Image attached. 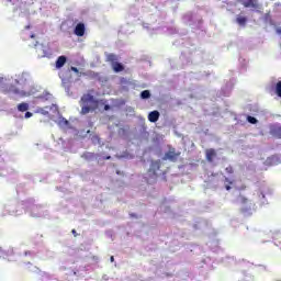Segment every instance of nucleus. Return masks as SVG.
<instances>
[{"label": "nucleus", "instance_id": "obj_1", "mask_svg": "<svg viewBox=\"0 0 281 281\" xmlns=\"http://www.w3.org/2000/svg\"><path fill=\"white\" fill-rule=\"evenodd\" d=\"M81 115H87L98 109V100L92 94L86 93L81 97Z\"/></svg>", "mask_w": 281, "mask_h": 281}, {"label": "nucleus", "instance_id": "obj_2", "mask_svg": "<svg viewBox=\"0 0 281 281\" xmlns=\"http://www.w3.org/2000/svg\"><path fill=\"white\" fill-rule=\"evenodd\" d=\"M160 168H161V161L159 160L151 161L150 167L147 171V183H153V181H157V177H159L157 172H159ZM150 179H153V181H150Z\"/></svg>", "mask_w": 281, "mask_h": 281}, {"label": "nucleus", "instance_id": "obj_3", "mask_svg": "<svg viewBox=\"0 0 281 281\" xmlns=\"http://www.w3.org/2000/svg\"><path fill=\"white\" fill-rule=\"evenodd\" d=\"M241 5H244V8H251L252 10H260L259 0H241Z\"/></svg>", "mask_w": 281, "mask_h": 281}, {"label": "nucleus", "instance_id": "obj_4", "mask_svg": "<svg viewBox=\"0 0 281 281\" xmlns=\"http://www.w3.org/2000/svg\"><path fill=\"white\" fill-rule=\"evenodd\" d=\"M270 135L277 139H281V124L276 123L270 125Z\"/></svg>", "mask_w": 281, "mask_h": 281}, {"label": "nucleus", "instance_id": "obj_5", "mask_svg": "<svg viewBox=\"0 0 281 281\" xmlns=\"http://www.w3.org/2000/svg\"><path fill=\"white\" fill-rule=\"evenodd\" d=\"M179 157H181V151H177V150H175V148L169 149L165 154V158L169 159V161H177V159H179Z\"/></svg>", "mask_w": 281, "mask_h": 281}, {"label": "nucleus", "instance_id": "obj_6", "mask_svg": "<svg viewBox=\"0 0 281 281\" xmlns=\"http://www.w3.org/2000/svg\"><path fill=\"white\" fill-rule=\"evenodd\" d=\"M217 157L216 149L214 148H209L205 150V159L209 161V164L214 162V158Z\"/></svg>", "mask_w": 281, "mask_h": 281}, {"label": "nucleus", "instance_id": "obj_7", "mask_svg": "<svg viewBox=\"0 0 281 281\" xmlns=\"http://www.w3.org/2000/svg\"><path fill=\"white\" fill-rule=\"evenodd\" d=\"M66 64H67V57L65 55H61L55 61V67L56 69H63V67H65Z\"/></svg>", "mask_w": 281, "mask_h": 281}, {"label": "nucleus", "instance_id": "obj_8", "mask_svg": "<svg viewBox=\"0 0 281 281\" xmlns=\"http://www.w3.org/2000/svg\"><path fill=\"white\" fill-rule=\"evenodd\" d=\"M159 111L154 110L151 112H149L148 114V121L151 123L158 122L159 121Z\"/></svg>", "mask_w": 281, "mask_h": 281}, {"label": "nucleus", "instance_id": "obj_9", "mask_svg": "<svg viewBox=\"0 0 281 281\" xmlns=\"http://www.w3.org/2000/svg\"><path fill=\"white\" fill-rule=\"evenodd\" d=\"M76 36H85V23H78L75 27Z\"/></svg>", "mask_w": 281, "mask_h": 281}, {"label": "nucleus", "instance_id": "obj_10", "mask_svg": "<svg viewBox=\"0 0 281 281\" xmlns=\"http://www.w3.org/2000/svg\"><path fill=\"white\" fill-rule=\"evenodd\" d=\"M105 60L106 63H111V65H114L115 63H117V55L109 53L105 55Z\"/></svg>", "mask_w": 281, "mask_h": 281}, {"label": "nucleus", "instance_id": "obj_11", "mask_svg": "<svg viewBox=\"0 0 281 281\" xmlns=\"http://www.w3.org/2000/svg\"><path fill=\"white\" fill-rule=\"evenodd\" d=\"M81 158L85 159L86 161H93V159H95V154L91 151H85L81 155Z\"/></svg>", "mask_w": 281, "mask_h": 281}, {"label": "nucleus", "instance_id": "obj_12", "mask_svg": "<svg viewBox=\"0 0 281 281\" xmlns=\"http://www.w3.org/2000/svg\"><path fill=\"white\" fill-rule=\"evenodd\" d=\"M247 16L238 15L236 18V23L240 25V27H245L247 25Z\"/></svg>", "mask_w": 281, "mask_h": 281}, {"label": "nucleus", "instance_id": "obj_13", "mask_svg": "<svg viewBox=\"0 0 281 281\" xmlns=\"http://www.w3.org/2000/svg\"><path fill=\"white\" fill-rule=\"evenodd\" d=\"M18 111H20V113H25V111H30V104L25 102L18 104Z\"/></svg>", "mask_w": 281, "mask_h": 281}, {"label": "nucleus", "instance_id": "obj_14", "mask_svg": "<svg viewBox=\"0 0 281 281\" xmlns=\"http://www.w3.org/2000/svg\"><path fill=\"white\" fill-rule=\"evenodd\" d=\"M112 69L113 71H115V74H120V71L124 69V65L115 61L114 64H112Z\"/></svg>", "mask_w": 281, "mask_h": 281}, {"label": "nucleus", "instance_id": "obj_15", "mask_svg": "<svg viewBox=\"0 0 281 281\" xmlns=\"http://www.w3.org/2000/svg\"><path fill=\"white\" fill-rule=\"evenodd\" d=\"M224 188L225 190L229 191L232 190V186H234V181L233 180H229V178L227 177H224Z\"/></svg>", "mask_w": 281, "mask_h": 281}, {"label": "nucleus", "instance_id": "obj_16", "mask_svg": "<svg viewBox=\"0 0 281 281\" xmlns=\"http://www.w3.org/2000/svg\"><path fill=\"white\" fill-rule=\"evenodd\" d=\"M238 203H240L241 205H247L249 203V199H247L245 195H239Z\"/></svg>", "mask_w": 281, "mask_h": 281}, {"label": "nucleus", "instance_id": "obj_17", "mask_svg": "<svg viewBox=\"0 0 281 281\" xmlns=\"http://www.w3.org/2000/svg\"><path fill=\"white\" fill-rule=\"evenodd\" d=\"M142 100H148L150 98V90H144L140 92Z\"/></svg>", "mask_w": 281, "mask_h": 281}, {"label": "nucleus", "instance_id": "obj_18", "mask_svg": "<svg viewBox=\"0 0 281 281\" xmlns=\"http://www.w3.org/2000/svg\"><path fill=\"white\" fill-rule=\"evenodd\" d=\"M276 93L279 98H281V81H279L276 86Z\"/></svg>", "mask_w": 281, "mask_h": 281}, {"label": "nucleus", "instance_id": "obj_19", "mask_svg": "<svg viewBox=\"0 0 281 281\" xmlns=\"http://www.w3.org/2000/svg\"><path fill=\"white\" fill-rule=\"evenodd\" d=\"M247 122H249V124H258V119L254 116H247Z\"/></svg>", "mask_w": 281, "mask_h": 281}, {"label": "nucleus", "instance_id": "obj_20", "mask_svg": "<svg viewBox=\"0 0 281 281\" xmlns=\"http://www.w3.org/2000/svg\"><path fill=\"white\" fill-rule=\"evenodd\" d=\"M225 170H226L227 175H234V167L228 166L225 168Z\"/></svg>", "mask_w": 281, "mask_h": 281}, {"label": "nucleus", "instance_id": "obj_21", "mask_svg": "<svg viewBox=\"0 0 281 281\" xmlns=\"http://www.w3.org/2000/svg\"><path fill=\"white\" fill-rule=\"evenodd\" d=\"M91 139L94 144H100V136L93 135Z\"/></svg>", "mask_w": 281, "mask_h": 281}, {"label": "nucleus", "instance_id": "obj_22", "mask_svg": "<svg viewBox=\"0 0 281 281\" xmlns=\"http://www.w3.org/2000/svg\"><path fill=\"white\" fill-rule=\"evenodd\" d=\"M70 69H71V71H74L75 74H79V72H80V70H78V68H77V67H74V66H72Z\"/></svg>", "mask_w": 281, "mask_h": 281}, {"label": "nucleus", "instance_id": "obj_23", "mask_svg": "<svg viewBox=\"0 0 281 281\" xmlns=\"http://www.w3.org/2000/svg\"><path fill=\"white\" fill-rule=\"evenodd\" d=\"M32 115H33L32 112H26L25 115H24V117H25L26 120H29V117H32Z\"/></svg>", "mask_w": 281, "mask_h": 281}, {"label": "nucleus", "instance_id": "obj_24", "mask_svg": "<svg viewBox=\"0 0 281 281\" xmlns=\"http://www.w3.org/2000/svg\"><path fill=\"white\" fill-rule=\"evenodd\" d=\"M130 216H131L132 218H137V214H135V213H131Z\"/></svg>", "mask_w": 281, "mask_h": 281}, {"label": "nucleus", "instance_id": "obj_25", "mask_svg": "<svg viewBox=\"0 0 281 281\" xmlns=\"http://www.w3.org/2000/svg\"><path fill=\"white\" fill-rule=\"evenodd\" d=\"M110 261L115 262V257L111 256Z\"/></svg>", "mask_w": 281, "mask_h": 281}, {"label": "nucleus", "instance_id": "obj_26", "mask_svg": "<svg viewBox=\"0 0 281 281\" xmlns=\"http://www.w3.org/2000/svg\"><path fill=\"white\" fill-rule=\"evenodd\" d=\"M104 109H105V111H109V109H111V106L110 105H105Z\"/></svg>", "mask_w": 281, "mask_h": 281}, {"label": "nucleus", "instance_id": "obj_27", "mask_svg": "<svg viewBox=\"0 0 281 281\" xmlns=\"http://www.w3.org/2000/svg\"><path fill=\"white\" fill-rule=\"evenodd\" d=\"M71 232H72L74 236H78V234L76 233V229H72Z\"/></svg>", "mask_w": 281, "mask_h": 281}, {"label": "nucleus", "instance_id": "obj_28", "mask_svg": "<svg viewBox=\"0 0 281 281\" xmlns=\"http://www.w3.org/2000/svg\"><path fill=\"white\" fill-rule=\"evenodd\" d=\"M13 93H21L19 90L14 89Z\"/></svg>", "mask_w": 281, "mask_h": 281}, {"label": "nucleus", "instance_id": "obj_29", "mask_svg": "<svg viewBox=\"0 0 281 281\" xmlns=\"http://www.w3.org/2000/svg\"><path fill=\"white\" fill-rule=\"evenodd\" d=\"M105 159H111V156H106Z\"/></svg>", "mask_w": 281, "mask_h": 281}, {"label": "nucleus", "instance_id": "obj_30", "mask_svg": "<svg viewBox=\"0 0 281 281\" xmlns=\"http://www.w3.org/2000/svg\"><path fill=\"white\" fill-rule=\"evenodd\" d=\"M65 124H69V121H65Z\"/></svg>", "mask_w": 281, "mask_h": 281}, {"label": "nucleus", "instance_id": "obj_31", "mask_svg": "<svg viewBox=\"0 0 281 281\" xmlns=\"http://www.w3.org/2000/svg\"><path fill=\"white\" fill-rule=\"evenodd\" d=\"M241 212H246V210H245V209H241Z\"/></svg>", "mask_w": 281, "mask_h": 281}, {"label": "nucleus", "instance_id": "obj_32", "mask_svg": "<svg viewBox=\"0 0 281 281\" xmlns=\"http://www.w3.org/2000/svg\"><path fill=\"white\" fill-rule=\"evenodd\" d=\"M279 32H281V27L279 29Z\"/></svg>", "mask_w": 281, "mask_h": 281}]
</instances>
